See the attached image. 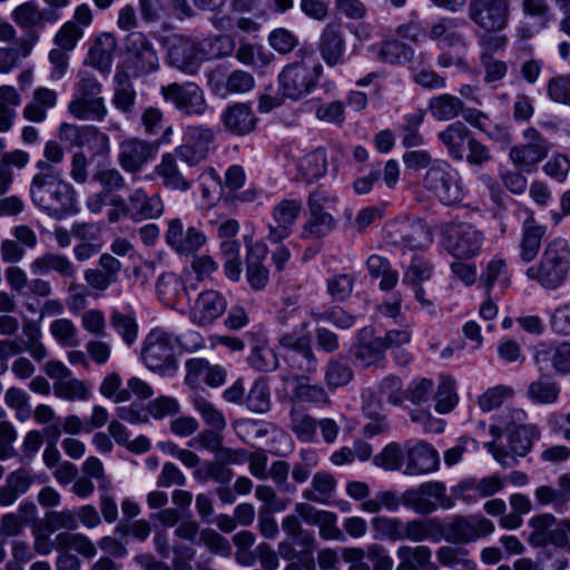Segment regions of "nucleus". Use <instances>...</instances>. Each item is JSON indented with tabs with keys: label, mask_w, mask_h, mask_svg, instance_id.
<instances>
[{
	"label": "nucleus",
	"mask_w": 570,
	"mask_h": 570,
	"mask_svg": "<svg viewBox=\"0 0 570 570\" xmlns=\"http://www.w3.org/2000/svg\"><path fill=\"white\" fill-rule=\"evenodd\" d=\"M428 36L443 47L464 46V37L456 30L454 19L441 18L431 24Z\"/></svg>",
	"instance_id": "49"
},
{
	"label": "nucleus",
	"mask_w": 570,
	"mask_h": 570,
	"mask_svg": "<svg viewBox=\"0 0 570 570\" xmlns=\"http://www.w3.org/2000/svg\"><path fill=\"white\" fill-rule=\"evenodd\" d=\"M176 151L165 153L160 163L155 167V173L161 178L166 188L186 191L190 188V181L183 176L177 164Z\"/></svg>",
	"instance_id": "35"
},
{
	"label": "nucleus",
	"mask_w": 570,
	"mask_h": 570,
	"mask_svg": "<svg viewBox=\"0 0 570 570\" xmlns=\"http://www.w3.org/2000/svg\"><path fill=\"white\" fill-rule=\"evenodd\" d=\"M366 266L372 277L381 278L380 288L382 291H391L396 286L399 273L392 268L391 263L386 258L380 255H372L368 257Z\"/></svg>",
	"instance_id": "57"
},
{
	"label": "nucleus",
	"mask_w": 570,
	"mask_h": 570,
	"mask_svg": "<svg viewBox=\"0 0 570 570\" xmlns=\"http://www.w3.org/2000/svg\"><path fill=\"white\" fill-rule=\"evenodd\" d=\"M202 62L229 56L235 48L232 37L226 35L209 36L198 41Z\"/></svg>",
	"instance_id": "51"
},
{
	"label": "nucleus",
	"mask_w": 570,
	"mask_h": 570,
	"mask_svg": "<svg viewBox=\"0 0 570 570\" xmlns=\"http://www.w3.org/2000/svg\"><path fill=\"white\" fill-rule=\"evenodd\" d=\"M165 101L187 116H202L207 109L203 89L195 82H173L160 88Z\"/></svg>",
	"instance_id": "16"
},
{
	"label": "nucleus",
	"mask_w": 570,
	"mask_h": 570,
	"mask_svg": "<svg viewBox=\"0 0 570 570\" xmlns=\"http://www.w3.org/2000/svg\"><path fill=\"white\" fill-rule=\"evenodd\" d=\"M522 138L523 142L510 148L509 159L517 169L531 174L547 158L550 151V142L534 127L525 128L522 131Z\"/></svg>",
	"instance_id": "9"
},
{
	"label": "nucleus",
	"mask_w": 570,
	"mask_h": 570,
	"mask_svg": "<svg viewBox=\"0 0 570 570\" xmlns=\"http://www.w3.org/2000/svg\"><path fill=\"white\" fill-rule=\"evenodd\" d=\"M463 108L462 99L450 94H442L429 100L432 117L440 121L455 119L463 112Z\"/></svg>",
	"instance_id": "44"
},
{
	"label": "nucleus",
	"mask_w": 570,
	"mask_h": 570,
	"mask_svg": "<svg viewBox=\"0 0 570 570\" xmlns=\"http://www.w3.org/2000/svg\"><path fill=\"white\" fill-rule=\"evenodd\" d=\"M293 397L299 403L325 404L331 403L325 389L317 383H311L304 375L294 377Z\"/></svg>",
	"instance_id": "46"
},
{
	"label": "nucleus",
	"mask_w": 570,
	"mask_h": 570,
	"mask_svg": "<svg viewBox=\"0 0 570 570\" xmlns=\"http://www.w3.org/2000/svg\"><path fill=\"white\" fill-rule=\"evenodd\" d=\"M227 301L225 296L215 289L203 291L194 301L189 318L199 327L212 325L226 311Z\"/></svg>",
	"instance_id": "23"
},
{
	"label": "nucleus",
	"mask_w": 570,
	"mask_h": 570,
	"mask_svg": "<svg viewBox=\"0 0 570 570\" xmlns=\"http://www.w3.org/2000/svg\"><path fill=\"white\" fill-rule=\"evenodd\" d=\"M282 347L286 348L293 355H287L297 368L313 374L317 368V358L311 346V338L307 335L295 333L284 334L279 338Z\"/></svg>",
	"instance_id": "25"
},
{
	"label": "nucleus",
	"mask_w": 570,
	"mask_h": 570,
	"mask_svg": "<svg viewBox=\"0 0 570 570\" xmlns=\"http://www.w3.org/2000/svg\"><path fill=\"white\" fill-rule=\"evenodd\" d=\"M438 561L452 570H476L474 560L468 558V552L453 547H441L436 551Z\"/></svg>",
	"instance_id": "64"
},
{
	"label": "nucleus",
	"mask_w": 570,
	"mask_h": 570,
	"mask_svg": "<svg viewBox=\"0 0 570 570\" xmlns=\"http://www.w3.org/2000/svg\"><path fill=\"white\" fill-rule=\"evenodd\" d=\"M372 50L381 62L390 65H405L414 57L411 46L395 39L380 41L372 46Z\"/></svg>",
	"instance_id": "40"
},
{
	"label": "nucleus",
	"mask_w": 570,
	"mask_h": 570,
	"mask_svg": "<svg viewBox=\"0 0 570 570\" xmlns=\"http://www.w3.org/2000/svg\"><path fill=\"white\" fill-rule=\"evenodd\" d=\"M225 128L235 135H246L256 126V117L252 108L242 102L228 107L222 114Z\"/></svg>",
	"instance_id": "34"
},
{
	"label": "nucleus",
	"mask_w": 570,
	"mask_h": 570,
	"mask_svg": "<svg viewBox=\"0 0 570 570\" xmlns=\"http://www.w3.org/2000/svg\"><path fill=\"white\" fill-rule=\"evenodd\" d=\"M38 173L30 184V198L35 206L60 219L77 213V194L75 188L62 177V170L39 160L36 164Z\"/></svg>",
	"instance_id": "1"
},
{
	"label": "nucleus",
	"mask_w": 570,
	"mask_h": 570,
	"mask_svg": "<svg viewBox=\"0 0 570 570\" xmlns=\"http://www.w3.org/2000/svg\"><path fill=\"white\" fill-rule=\"evenodd\" d=\"M53 393L57 397L67 401H87L91 397V386L79 379L72 376V374L66 380L53 383Z\"/></svg>",
	"instance_id": "53"
},
{
	"label": "nucleus",
	"mask_w": 570,
	"mask_h": 570,
	"mask_svg": "<svg viewBox=\"0 0 570 570\" xmlns=\"http://www.w3.org/2000/svg\"><path fill=\"white\" fill-rule=\"evenodd\" d=\"M215 139L214 131L203 125L187 126L184 130V144L175 148L178 158L194 167L204 161Z\"/></svg>",
	"instance_id": "18"
},
{
	"label": "nucleus",
	"mask_w": 570,
	"mask_h": 570,
	"mask_svg": "<svg viewBox=\"0 0 570 570\" xmlns=\"http://www.w3.org/2000/svg\"><path fill=\"white\" fill-rule=\"evenodd\" d=\"M68 111L78 120L102 121L107 107L101 96L76 95L68 105Z\"/></svg>",
	"instance_id": "33"
},
{
	"label": "nucleus",
	"mask_w": 570,
	"mask_h": 570,
	"mask_svg": "<svg viewBox=\"0 0 570 570\" xmlns=\"http://www.w3.org/2000/svg\"><path fill=\"white\" fill-rule=\"evenodd\" d=\"M157 153L156 147L142 139L129 138L119 145L118 163L127 173H138Z\"/></svg>",
	"instance_id": "24"
},
{
	"label": "nucleus",
	"mask_w": 570,
	"mask_h": 570,
	"mask_svg": "<svg viewBox=\"0 0 570 570\" xmlns=\"http://www.w3.org/2000/svg\"><path fill=\"white\" fill-rule=\"evenodd\" d=\"M346 493L352 499L362 501L360 509L365 513L379 514L382 510L395 512L400 509V499L396 492L383 490L368 498L370 487L365 482H348L346 484Z\"/></svg>",
	"instance_id": "20"
},
{
	"label": "nucleus",
	"mask_w": 570,
	"mask_h": 570,
	"mask_svg": "<svg viewBox=\"0 0 570 570\" xmlns=\"http://www.w3.org/2000/svg\"><path fill=\"white\" fill-rule=\"evenodd\" d=\"M289 419L291 431L301 442L312 443L316 440L317 421L312 415L293 407Z\"/></svg>",
	"instance_id": "58"
},
{
	"label": "nucleus",
	"mask_w": 570,
	"mask_h": 570,
	"mask_svg": "<svg viewBox=\"0 0 570 570\" xmlns=\"http://www.w3.org/2000/svg\"><path fill=\"white\" fill-rule=\"evenodd\" d=\"M11 18L24 31L18 39V52L22 57H29L40 39L39 31L49 23L47 12L37 1L29 0L17 6L11 12Z\"/></svg>",
	"instance_id": "7"
},
{
	"label": "nucleus",
	"mask_w": 570,
	"mask_h": 570,
	"mask_svg": "<svg viewBox=\"0 0 570 570\" xmlns=\"http://www.w3.org/2000/svg\"><path fill=\"white\" fill-rule=\"evenodd\" d=\"M494 531V523L480 514L455 515L445 527H442V537L453 543L474 542Z\"/></svg>",
	"instance_id": "17"
},
{
	"label": "nucleus",
	"mask_w": 570,
	"mask_h": 570,
	"mask_svg": "<svg viewBox=\"0 0 570 570\" xmlns=\"http://www.w3.org/2000/svg\"><path fill=\"white\" fill-rule=\"evenodd\" d=\"M156 289L159 299L170 306H174L186 291L180 277L174 273L161 274L157 279Z\"/></svg>",
	"instance_id": "59"
},
{
	"label": "nucleus",
	"mask_w": 570,
	"mask_h": 570,
	"mask_svg": "<svg viewBox=\"0 0 570 570\" xmlns=\"http://www.w3.org/2000/svg\"><path fill=\"white\" fill-rule=\"evenodd\" d=\"M335 489V478L326 471H320L313 475L311 489L303 491V498L312 502L326 504L333 497Z\"/></svg>",
	"instance_id": "47"
},
{
	"label": "nucleus",
	"mask_w": 570,
	"mask_h": 570,
	"mask_svg": "<svg viewBox=\"0 0 570 570\" xmlns=\"http://www.w3.org/2000/svg\"><path fill=\"white\" fill-rule=\"evenodd\" d=\"M353 379V371L343 356L330 358L324 368V381L328 389L335 390L347 385Z\"/></svg>",
	"instance_id": "56"
},
{
	"label": "nucleus",
	"mask_w": 570,
	"mask_h": 570,
	"mask_svg": "<svg viewBox=\"0 0 570 570\" xmlns=\"http://www.w3.org/2000/svg\"><path fill=\"white\" fill-rule=\"evenodd\" d=\"M560 395V386L549 376H540L528 386L527 396L535 404H553Z\"/></svg>",
	"instance_id": "55"
},
{
	"label": "nucleus",
	"mask_w": 570,
	"mask_h": 570,
	"mask_svg": "<svg viewBox=\"0 0 570 570\" xmlns=\"http://www.w3.org/2000/svg\"><path fill=\"white\" fill-rule=\"evenodd\" d=\"M57 104V92L47 87H39L33 91L32 99L23 109V117L32 122H42L47 111Z\"/></svg>",
	"instance_id": "41"
},
{
	"label": "nucleus",
	"mask_w": 570,
	"mask_h": 570,
	"mask_svg": "<svg viewBox=\"0 0 570 570\" xmlns=\"http://www.w3.org/2000/svg\"><path fill=\"white\" fill-rule=\"evenodd\" d=\"M322 72V65L312 60L302 59L291 62L278 76L279 90L284 97L299 100L316 88Z\"/></svg>",
	"instance_id": "6"
},
{
	"label": "nucleus",
	"mask_w": 570,
	"mask_h": 570,
	"mask_svg": "<svg viewBox=\"0 0 570 570\" xmlns=\"http://www.w3.org/2000/svg\"><path fill=\"white\" fill-rule=\"evenodd\" d=\"M471 137V130L462 121H454L438 134V139L446 150L449 157L456 161L464 158L465 146L469 144Z\"/></svg>",
	"instance_id": "29"
},
{
	"label": "nucleus",
	"mask_w": 570,
	"mask_h": 570,
	"mask_svg": "<svg viewBox=\"0 0 570 570\" xmlns=\"http://www.w3.org/2000/svg\"><path fill=\"white\" fill-rule=\"evenodd\" d=\"M127 65L136 77L153 73L159 68V59L151 41L139 31L130 32L125 40Z\"/></svg>",
	"instance_id": "15"
},
{
	"label": "nucleus",
	"mask_w": 570,
	"mask_h": 570,
	"mask_svg": "<svg viewBox=\"0 0 570 570\" xmlns=\"http://www.w3.org/2000/svg\"><path fill=\"white\" fill-rule=\"evenodd\" d=\"M570 271V246L561 237L553 238L543 248L538 264L530 266L525 275L546 289L562 285Z\"/></svg>",
	"instance_id": "2"
},
{
	"label": "nucleus",
	"mask_w": 570,
	"mask_h": 570,
	"mask_svg": "<svg viewBox=\"0 0 570 570\" xmlns=\"http://www.w3.org/2000/svg\"><path fill=\"white\" fill-rule=\"evenodd\" d=\"M508 430L511 451L518 456L528 454L541 434L539 428L533 424L508 426Z\"/></svg>",
	"instance_id": "45"
},
{
	"label": "nucleus",
	"mask_w": 570,
	"mask_h": 570,
	"mask_svg": "<svg viewBox=\"0 0 570 570\" xmlns=\"http://www.w3.org/2000/svg\"><path fill=\"white\" fill-rule=\"evenodd\" d=\"M266 254L264 246L250 244L247 246L246 278L253 289H263L269 281V272L262 263Z\"/></svg>",
	"instance_id": "38"
},
{
	"label": "nucleus",
	"mask_w": 570,
	"mask_h": 570,
	"mask_svg": "<svg viewBox=\"0 0 570 570\" xmlns=\"http://www.w3.org/2000/svg\"><path fill=\"white\" fill-rule=\"evenodd\" d=\"M422 186L445 206L458 205L465 197L459 170L446 160H434L423 176Z\"/></svg>",
	"instance_id": "3"
},
{
	"label": "nucleus",
	"mask_w": 570,
	"mask_h": 570,
	"mask_svg": "<svg viewBox=\"0 0 570 570\" xmlns=\"http://www.w3.org/2000/svg\"><path fill=\"white\" fill-rule=\"evenodd\" d=\"M327 155L323 147L305 154L297 163V170L302 179L313 183L322 178L327 171Z\"/></svg>",
	"instance_id": "42"
},
{
	"label": "nucleus",
	"mask_w": 570,
	"mask_h": 570,
	"mask_svg": "<svg viewBox=\"0 0 570 570\" xmlns=\"http://www.w3.org/2000/svg\"><path fill=\"white\" fill-rule=\"evenodd\" d=\"M30 271L35 275H46L55 272L63 278H73L77 274V266L66 255L45 253L30 263Z\"/></svg>",
	"instance_id": "32"
},
{
	"label": "nucleus",
	"mask_w": 570,
	"mask_h": 570,
	"mask_svg": "<svg viewBox=\"0 0 570 570\" xmlns=\"http://www.w3.org/2000/svg\"><path fill=\"white\" fill-rule=\"evenodd\" d=\"M336 195L315 189L307 197L308 219L302 226L299 238L316 239L328 235L336 227V220L330 213L337 205Z\"/></svg>",
	"instance_id": "5"
},
{
	"label": "nucleus",
	"mask_w": 570,
	"mask_h": 570,
	"mask_svg": "<svg viewBox=\"0 0 570 570\" xmlns=\"http://www.w3.org/2000/svg\"><path fill=\"white\" fill-rule=\"evenodd\" d=\"M303 204L296 198H285L273 207L272 222L267 225V240L277 244L288 238L293 233Z\"/></svg>",
	"instance_id": "19"
},
{
	"label": "nucleus",
	"mask_w": 570,
	"mask_h": 570,
	"mask_svg": "<svg viewBox=\"0 0 570 570\" xmlns=\"http://www.w3.org/2000/svg\"><path fill=\"white\" fill-rule=\"evenodd\" d=\"M130 219L139 223L156 219L164 213L165 206L159 194H148L144 188L134 189L128 196Z\"/></svg>",
	"instance_id": "27"
},
{
	"label": "nucleus",
	"mask_w": 570,
	"mask_h": 570,
	"mask_svg": "<svg viewBox=\"0 0 570 570\" xmlns=\"http://www.w3.org/2000/svg\"><path fill=\"white\" fill-rule=\"evenodd\" d=\"M295 512L304 522L320 528V535L325 540H340L342 531L337 525V514L332 511L318 510L308 503H297Z\"/></svg>",
	"instance_id": "26"
},
{
	"label": "nucleus",
	"mask_w": 570,
	"mask_h": 570,
	"mask_svg": "<svg viewBox=\"0 0 570 570\" xmlns=\"http://www.w3.org/2000/svg\"><path fill=\"white\" fill-rule=\"evenodd\" d=\"M29 160V154L20 149L4 151L1 155L0 196L4 195L13 183V171L10 169V167L22 169L28 165Z\"/></svg>",
	"instance_id": "48"
},
{
	"label": "nucleus",
	"mask_w": 570,
	"mask_h": 570,
	"mask_svg": "<svg viewBox=\"0 0 570 570\" xmlns=\"http://www.w3.org/2000/svg\"><path fill=\"white\" fill-rule=\"evenodd\" d=\"M480 282L484 285L488 293L491 292L495 284H499L502 288H507L511 281L505 259L499 257L492 258L482 272Z\"/></svg>",
	"instance_id": "61"
},
{
	"label": "nucleus",
	"mask_w": 570,
	"mask_h": 570,
	"mask_svg": "<svg viewBox=\"0 0 570 570\" xmlns=\"http://www.w3.org/2000/svg\"><path fill=\"white\" fill-rule=\"evenodd\" d=\"M405 473L419 475L434 472L439 469L440 458L438 451L430 444L417 442L406 450Z\"/></svg>",
	"instance_id": "28"
},
{
	"label": "nucleus",
	"mask_w": 570,
	"mask_h": 570,
	"mask_svg": "<svg viewBox=\"0 0 570 570\" xmlns=\"http://www.w3.org/2000/svg\"><path fill=\"white\" fill-rule=\"evenodd\" d=\"M163 46L166 50L167 62L188 75H195L200 65L198 41L183 35L164 37Z\"/></svg>",
	"instance_id": "14"
},
{
	"label": "nucleus",
	"mask_w": 570,
	"mask_h": 570,
	"mask_svg": "<svg viewBox=\"0 0 570 570\" xmlns=\"http://www.w3.org/2000/svg\"><path fill=\"white\" fill-rule=\"evenodd\" d=\"M174 351L175 337L165 331L153 330L144 340L140 358L149 371L174 376L178 370Z\"/></svg>",
	"instance_id": "4"
},
{
	"label": "nucleus",
	"mask_w": 570,
	"mask_h": 570,
	"mask_svg": "<svg viewBox=\"0 0 570 570\" xmlns=\"http://www.w3.org/2000/svg\"><path fill=\"white\" fill-rule=\"evenodd\" d=\"M399 563L395 570H438L432 551L426 546L402 544L396 549Z\"/></svg>",
	"instance_id": "31"
},
{
	"label": "nucleus",
	"mask_w": 570,
	"mask_h": 570,
	"mask_svg": "<svg viewBox=\"0 0 570 570\" xmlns=\"http://www.w3.org/2000/svg\"><path fill=\"white\" fill-rule=\"evenodd\" d=\"M425 118V111L421 108L413 110L404 116L400 125L402 132V145L405 148H414L424 144V138L420 134V127Z\"/></svg>",
	"instance_id": "52"
},
{
	"label": "nucleus",
	"mask_w": 570,
	"mask_h": 570,
	"mask_svg": "<svg viewBox=\"0 0 570 570\" xmlns=\"http://www.w3.org/2000/svg\"><path fill=\"white\" fill-rule=\"evenodd\" d=\"M468 14L481 31H504L511 20V1L470 0Z\"/></svg>",
	"instance_id": "12"
},
{
	"label": "nucleus",
	"mask_w": 570,
	"mask_h": 570,
	"mask_svg": "<svg viewBox=\"0 0 570 570\" xmlns=\"http://www.w3.org/2000/svg\"><path fill=\"white\" fill-rule=\"evenodd\" d=\"M402 541L422 542L428 539L440 540L442 525L436 519H412L403 521Z\"/></svg>",
	"instance_id": "37"
},
{
	"label": "nucleus",
	"mask_w": 570,
	"mask_h": 570,
	"mask_svg": "<svg viewBox=\"0 0 570 570\" xmlns=\"http://www.w3.org/2000/svg\"><path fill=\"white\" fill-rule=\"evenodd\" d=\"M400 499V505L411 508L417 514H430L438 508L450 509L452 500L446 495V488L440 481L424 482L417 488L407 489Z\"/></svg>",
	"instance_id": "11"
},
{
	"label": "nucleus",
	"mask_w": 570,
	"mask_h": 570,
	"mask_svg": "<svg viewBox=\"0 0 570 570\" xmlns=\"http://www.w3.org/2000/svg\"><path fill=\"white\" fill-rule=\"evenodd\" d=\"M166 243L180 255H191L206 244L205 234L197 227L185 228L179 218H171L167 222L165 233Z\"/></svg>",
	"instance_id": "22"
},
{
	"label": "nucleus",
	"mask_w": 570,
	"mask_h": 570,
	"mask_svg": "<svg viewBox=\"0 0 570 570\" xmlns=\"http://www.w3.org/2000/svg\"><path fill=\"white\" fill-rule=\"evenodd\" d=\"M116 48L117 40L114 35L108 32L99 35L89 49L88 63L101 72H109Z\"/></svg>",
	"instance_id": "36"
},
{
	"label": "nucleus",
	"mask_w": 570,
	"mask_h": 570,
	"mask_svg": "<svg viewBox=\"0 0 570 570\" xmlns=\"http://www.w3.org/2000/svg\"><path fill=\"white\" fill-rule=\"evenodd\" d=\"M22 334L24 338H4L0 340V374L8 370V358L28 352L31 357L40 362L48 356V351L42 343V332L39 324L32 320H27L22 324Z\"/></svg>",
	"instance_id": "8"
},
{
	"label": "nucleus",
	"mask_w": 570,
	"mask_h": 570,
	"mask_svg": "<svg viewBox=\"0 0 570 570\" xmlns=\"http://www.w3.org/2000/svg\"><path fill=\"white\" fill-rule=\"evenodd\" d=\"M193 405L204 422L216 431L225 430L227 422L223 412L216 407L206 396L196 393L193 396Z\"/></svg>",
	"instance_id": "60"
},
{
	"label": "nucleus",
	"mask_w": 570,
	"mask_h": 570,
	"mask_svg": "<svg viewBox=\"0 0 570 570\" xmlns=\"http://www.w3.org/2000/svg\"><path fill=\"white\" fill-rule=\"evenodd\" d=\"M235 57L240 63L256 70L266 68L274 59V55L263 46L247 42L239 45Z\"/></svg>",
	"instance_id": "54"
},
{
	"label": "nucleus",
	"mask_w": 570,
	"mask_h": 570,
	"mask_svg": "<svg viewBox=\"0 0 570 570\" xmlns=\"http://www.w3.org/2000/svg\"><path fill=\"white\" fill-rule=\"evenodd\" d=\"M547 227L540 225L533 216H529L522 224L519 242L520 258L523 263H531L538 256Z\"/></svg>",
	"instance_id": "30"
},
{
	"label": "nucleus",
	"mask_w": 570,
	"mask_h": 570,
	"mask_svg": "<svg viewBox=\"0 0 570 570\" xmlns=\"http://www.w3.org/2000/svg\"><path fill=\"white\" fill-rule=\"evenodd\" d=\"M458 401L459 396L454 379L450 375H440L435 393L436 412L442 414L451 412L458 404Z\"/></svg>",
	"instance_id": "63"
},
{
	"label": "nucleus",
	"mask_w": 570,
	"mask_h": 570,
	"mask_svg": "<svg viewBox=\"0 0 570 570\" xmlns=\"http://www.w3.org/2000/svg\"><path fill=\"white\" fill-rule=\"evenodd\" d=\"M534 361L538 365L549 361L552 367L562 374L570 373V343L563 342L557 346L549 344H539L534 353Z\"/></svg>",
	"instance_id": "39"
},
{
	"label": "nucleus",
	"mask_w": 570,
	"mask_h": 570,
	"mask_svg": "<svg viewBox=\"0 0 570 570\" xmlns=\"http://www.w3.org/2000/svg\"><path fill=\"white\" fill-rule=\"evenodd\" d=\"M570 519L558 520L552 513L532 517L529 525L532 529L529 542L533 547L552 544L570 551Z\"/></svg>",
	"instance_id": "10"
},
{
	"label": "nucleus",
	"mask_w": 570,
	"mask_h": 570,
	"mask_svg": "<svg viewBox=\"0 0 570 570\" xmlns=\"http://www.w3.org/2000/svg\"><path fill=\"white\" fill-rule=\"evenodd\" d=\"M442 234L445 249L456 258H471L481 249L483 235L469 223H449Z\"/></svg>",
	"instance_id": "13"
},
{
	"label": "nucleus",
	"mask_w": 570,
	"mask_h": 570,
	"mask_svg": "<svg viewBox=\"0 0 570 570\" xmlns=\"http://www.w3.org/2000/svg\"><path fill=\"white\" fill-rule=\"evenodd\" d=\"M317 50L327 67H336L345 62L347 45L344 28L340 22H327L321 31Z\"/></svg>",
	"instance_id": "21"
},
{
	"label": "nucleus",
	"mask_w": 570,
	"mask_h": 570,
	"mask_svg": "<svg viewBox=\"0 0 570 570\" xmlns=\"http://www.w3.org/2000/svg\"><path fill=\"white\" fill-rule=\"evenodd\" d=\"M114 82V106L122 112H131L136 101V90L129 75L125 71H117Z\"/></svg>",
	"instance_id": "50"
},
{
	"label": "nucleus",
	"mask_w": 570,
	"mask_h": 570,
	"mask_svg": "<svg viewBox=\"0 0 570 570\" xmlns=\"http://www.w3.org/2000/svg\"><path fill=\"white\" fill-rule=\"evenodd\" d=\"M57 551H75L86 559H92L97 554L95 543L83 533L63 531L56 535Z\"/></svg>",
	"instance_id": "43"
},
{
	"label": "nucleus",
	"mask_w": 570,
	"mask_h": 570,
	"mask_svg": "<svg viewBox=\"0 0 570 570\" xmlns=\"http://www.w3.org/2000/svg\"><path fill=\"white\" fill-rule=\"evenodd\" d=\"M401 243L404 248L423 250L433 243V234L425 222L416 220L410 225L406 234L402 236Z\"/></svg>",
	"instance_id": "62"
}]
</instances>
